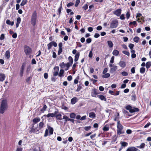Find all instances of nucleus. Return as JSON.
Masks as SVG:
<instances>
[{"label":"nucleus","instance_id":"21","mask_svg":"<svg viewBox=\"0 0 151 151\" xmlns=\"http://www.w3.org/2000/svg\"><path fill=\"white\" fill-rule=\"evenodd\" d=\"M6 23L7 24L10 25L12 26H13L14 24V22H11L9 19H7L6 21Z\"/></svg>","mask_w":151,"mask_h":151},{"label":"nucleus","instance_id":"7","mask_svg":"<svg viewBox=\"0 0 151 151\" xmlns=\"http://www.w3.org/2000/svg\"><path fill=\"white\" fill-rule=\"evenodd\" d=\"M57 113V112L55 111L54 113H49L47 115H45L42 117V118L44 119V117L45 116H47V118L50 117H53L56 116Z\"/></svg>","mask_w":151,"mask_h":151},{"label":"nucleus","instance_id":"45","mask_svg":"<svg viewBox=\"0 0 151 151\" xmlns=\"http://www.w3.org/2000/svg\"><path fill=\"white\" fill-rule=\"evenodd\" d=\"M109 129V127L106 126H105L103 128V130L104 131H108Z\"/></svg>","mask_w":151,"mask_h":151},{"label":"nucleus","instance_id":"64","mask_svg":"<svg viewBox=\"0 0 151 151\" xmlns=\"http://www.w3.org/2000/svg\"><path fill=\"white\" fill-rule=\"evenodd\" d=\"M137 24V22H136V21H134L133 22H130L129 24V25H131V24H133V25H135L136 24Z\"/></svg>","mask_w":151,"mask_h":151},{"label":"nucleus","instance_id":"53","mask_svg":"<svg viewBox=\"0 0 151 151\" xmlns=\"http://www.w3.org/2000/svg\"><path fill=\"white\" fill-rule=\"evenodd\" d=\"M114 56H112L110 60V63H114Z\"/></svg>","mask_w":151,"mask_h":151},{"label":"nucleus","instance_id":"42","mask_svg":"<svg viewBox=\"0 0 151 151\" xmlns=\"http://www.w3.org/2000/svg\"><path fill=\"white\" fill-rule=\"evenodd\" d=\"M130 16V12L129 11H128L127 12L126 14V17L127 19H128L129 18Z\"/></svg>","mask_w":151,"mask_h":151},{"label":"nucleus","instance_id":"9","mask_svg":"<svg viewBox=\"0 0 151 151\" xmlns=\"http://www.w3.org/2000/svg\"><path fill=\"white\" fill-rule=\"evenodd\" d=\"M122 12V10L120 9H117L114 12V14L116 15L117 16H119Z\"/></svg>","mask_w":151,"mask_h":151},{"label":"nucleus","instance_id":"24","mask_svg":"<svg viewBox=\"0 0 151 151\" xmlns=\"http://www.w3.org/2000/svg\"><path fill=\"white\" fill-rule=\"evenodd\" d=\"M48 129L49 130V132L50 135H52L53 133V129L52 128L49 126L48 127Z\"/></svg>","mask_w":151,"mask_h":151},{"label":"nucleus","instance_id":"41","mask_svg":"<svg viewBox=\"0 0 151 151\" xmlns=\"http://www.w3.org/2000/svg\"><path fill=\"white\" fill-rule=\"evenodd\" d=\"M63 119H65V122H67V121H69L70 120L69 119H69L68 118V117L66 116H63Z\"/></svg>","mask_w":151,"mask_h":151},{"label":"nucleus","instance_id":"40","mask_svg":"<svg viewBox=\"0 0 151 151\" xmlns=\"http://www.w3.org/2000/svg\"><path fill=\"white\" fill-rule=\"evenodd\" d=\"M97 94V93L96 92V90L94 89L91 93L92 96H93L95 97Z\"/></svg>","mask_w":151,"mask_h":151},{"label":"nucleus","instance_id":"63","mask_svg":"<svg viewBox=\"0 0 151 151\" xmlns=\"http://www.w3.org/2000/svg\"><path fill=\"white\" fill-rule=\"evenodd\" d=\"M51 42L52 45H53L54 47H56L57 46V44L56 42L54 41H52Z\"/></svg>","mask_w":151,"mask_h":151},{"label":"nucleus","instance_id":"2","mask_svg":"<svg viewBox=\"0 0 151 151\" xmlns=\"http://www.w3.org/2000/svg\"><path fill=\"white\" fill-rule=\"evenodd\" d=\"M7 104L6 101L5 100H3L2 101L1 105L0 110V113H4V111L7 109Z\"/></svg>","mask_w":151,"mask_h":151},{"label":"nucleus","instance_id":"28","mask_svg":"<svg viewBox=\"0 0 151 151\" xmlns=\"http://www.w3.org/2000/svg\"><path fill=\"white\" fill-rule=\"evenodd\" d=\"M145 145L144 143H142L140 146H137V147L140 149H142L145 147Z\"/></svg>","mask_w":151,"mask_h":151},{"label":"nucleus","instance_id":"34","mask_svg":"<svg viewBox=\"0 0 151 151\" xmlns=\"http://www.w3.org/2000/svg\"><path fill=\"white\" fill-rule=\"evenodd\" d=\"M145 70V69L144 67H142L140 69V72L141 73H144Z\"/></svg>","mask_w":151,"mask_h":151},{"label":"nucleus","instance_id":"31","mask_svg":"<svg viewBox=\"0 0 151 151\" xmlns=\"http://www.w3.org/2000/svg\"><path fill=\"white\" fill-rule=\"evenodd\" d=\"M71 66V65H70L69 63H68L65 64V70H68L69 68V67Z\"/></svg>","mask_w":151,"mask_h":151},{"label":"nucleus","instance_id":"43","mask_svg":"<svg viewBox=\"0 0 151 151\" xmlns=\"http://www.w3.org/2000/svg\"><path fill=\"white\" fill-rule=\"evenodd\" d=\"M47 46L48 50L50 49L52 46L51 42L48 44L47 45Z\"/></svg>","mask_w":151,"mask_h":151},{"label":"nucleus","instance_id":"50","mask_svg":"<svg viewBox=\"0 0 151 151\" xmlns=\"http://www.w3.org/2000/svg\"><path fill=\"white\" fill-rule=\"evenodd\" d=\"M74 4V3L73 2H70L67 4V6L68 7H69L70 6H73Z\"/></svg>","mask_w":151,"mask_h":151},{"label":"nucleus","instance_id":"49","mask_svg":"<svg viewBox=\"0 0 151 151\" xmlns=\"http://www.w3.org/2000/svg\"><path fill=\"white\" fill-rule=\"evenodd\" d=\"M80 0H76V4H75V6L77 7L78 6L79 4L80 3Z\"/></svg>","mask_w":151,"mask_h":151},{"label":"nucleus","instance_id":"56","mask_svg":"<svg viewBox=\"0 0 151 151\" xmlns=\"http://www.w3.org/2000/svg\"><path fill=\"white\" fill-rule=\"evenodd\" d=\"M5 37H4V35L2 34H1V36L0 37V40H2L4 39Z\"/></svg>","mask_w":151,"mask_h":151},{"label":"nucleus","instance_id":"32","mask_svg":"<svg viewBox=\"0 0 151 151\" xmlns=\"http://www.w3.org/2000/svg\"><path fill=\"white\" fill-rule=\"evenodd\" d=\"M61 114H58L56 116V117L57 119L59 120H61L62 118H61Z\"/></svg>","mask_w":151,"mask_h":151},{"label":"nucleus","instance_id":"1","mask_svg":"<svg viewBox=\"0 0 151 151\" xmlns=\"http://www.w3.org/2000/svg\"><path fill=\"white\" fill-rule=\"evenodd\" d=\"M117 134L118 135L124 133L125 131L124 130V127L121 124L119 120H118L117 122Z\"/></svg>","mask_w":151,"mask_h":151},{"label":"nucleus","instance_id":"27","mask_svg":"<svg viewBox=\"0 0 151 151\" xmlns=\"http://www.w3.org/2000/svg\"><path fill=\"white\" fill-rule=\"evenodd\" d=\"M102 76V77L103 78H107L110 77V74L109 73H106Z\"/></svg>","mask_w":151,"mask_h":151},{"label":"nucleus","instance_id":"22","mask_svg":"<svg viewBox=\"0 0 151 151\" xmlns=\"http://www.w3.org/2000/svg\"><path fill=\"white\" fill-rule=\"evenodd\" d=\"M112 54L113 55L115 56H117L119 54V52L117 50H114L112 52Z\"/></svg>","mask_w":151,"mask_h":151},{"label":"nucleus","instance_id":"36","mask_svg":"<svg viewBox=\"0 0 151 151\" xmlns=\"http://www.w3.org/2000/svg\"><path fill=\"white\" fill-rule=\"evenodd\" d=\"M62 2H61L60 7L59 8V9H58V12L59 14V15H60V14L61 13V12L62 10Z\"/></svg>","mask_w":151,"mask_h":151},{"label":"nucleus","instance_id":"5","mask_svg":"<svg viewBox=\"0 0 151 151\" xmlns=\"http://www.w3.org/2000/svg\"><path fill=\"white\" fill-rule=\"evenodd\" d=\"M125 108L126 109L129 110L130 113H132L133 112H137L139 111V109L137 108H133L130 105H127L126 107Z\"/></svg>","mask_w":151,"mask_h":151},{"label":"nucleus","instance_id":"3","mask_svg":"<svg viewBox=\"0 0 151 151\" xmlns=\"http://www.w3.org/2000/svg\"><path fill=\"white\" fill-rule=\"evenodd\" d=\"M37 18V14L36 11H35L32 13L31 19V24L34 26L36 24Z\"/></svg>","mask_w":151,"mask_h":151},{"label":"nucleus","instance_id":"12","mask_svg":"<svg viewBox=\"0 0 151 151\" xmlns=\"http://www.w3.org/2000/svg\"><path fill=\"white\" fill-rule=\"evenodd\" d=\"M78 99L76 97H74L72 98L71 100V102L72 104H74L78 101Z\"/></svg>","mask_w":151,"mask_h":151},{"label":"nucleus","instance_id":"13","mask_svg":"<svg viewBox=\"0 0 151 151\" xmlns=\"http://www.w3.org/2000/svg\"><path fill=\"white\" fill-rule=\"evenodd\" d=\"M5 76L3 73H0V81L2 82L5 80Z\"/></svg>","mask_w":151,"mask_h":151},{"label":"nucleus","instance_id":"35","mask_svg":"<svg viewBox=\"0 0 151 151\" xmlns=\"http://www.w3.org/2000/svg\"><path fill=\"white\" fill-rule=\"evenodd\" d=\"M27 0H22L21 3L20 4V5L21 6H24L27 3Z\"/></svg>","mask_w":151,"mask_h":151},{"label":"nucleus","instance_id":"10","mask_svg":"<svg viewBox=\"0 0 151 151\" xmlns=\"http://www.w3.org/2000/svg\"><path fill=\"white\" fill-rule=\"evenodd\" d=\"M63 44L61 42H60L58 45L59 49L58 52V55H59L62 52V46Z\"/></svg>","mask_w":151,"mask_h":151},{"label":"nucleus","instance_id":"46","mask_svg":"<svg viewBox=\"0 0 151 151\" xmlns=\"http://www.w3.org/2000/svg\"><path fill=\"white\" fill-rule=\"evenodd\" d=\"M122 75L123 76H126L128 75V73L127 72L125 71H123L121 73Z\"/></svg>","mask_w":151,"mask_h":151},{"label":"nucleus","instance_id":"54","mask_svg":"<svg viewBox=\"0 0 151 151\" xmlns=\"http://www.w3.org/2000/svg\"><path fill=\"white\" fill-rule=\"evenodd\" d=\"M126 132L128 134H130L132 133V132L131 129H128L126 130Z\"/></svg>","mask_w":151,"mask_h":151},{"label":"nucleus","instance_id":"62","mask_svg":"<svg viewBox=\"0 0 151 151\" xmlns=\"http://www.w3.org/2000/svg\"><path fill=\"white\" fill-rule=\"evenodd\" d=\"M88 8V5L87 4H85L83 7V8L85 10H86Z\"/></svg>","mask_w":151,"mask_h":151},{"label":"nucleus","instance_id":"37","mask_svg":"<svg viewBox=\"0 0 151 151\" xmlns=\"http://www.w3.org/2000/svg\"><path fill=\"white\" fill-rule=\"evenodd\" d=\"M64 73V70L63 69H61L59 74V76L60 77L63 76V74Z\"/></svg>","mask_w":151,"mask_h":151},{"label":"nucleus","instance_id":"17","mask_svg":"<svg viewBox=\"0 0 151 151\" xmlns=\"http://www.w3.org/2000/svg\"><path fill=\"white\" fill-rule=\"evenodd\" d=\"M40 121V118L38 117H37L33 119V123H37L38 122H39Z\"/></svg>","mask_w":151,"mask_h":151},{"label":"nucleus","instance_id":"57","mask_svg":"<svg viewBox=\"0 0 151 151\" xmlns=\"http://www.w3.org/2000/svg\"><path fill=\"white\" fill-rule=\"evenodd\" d=\"M108 69L107 68H104L103 71L102 73L103 74H105V73H106L108 71Z\"/></svg>","mask_w":151,"mask_h":151},{"label":"nucleus","instance_id":"15","mask_svg":"<svg viewBox=\"0 0 151 151\" xmlns=\"http://www.w3.org/2000/svg\"><path fill=\"white\" fill-rule=\"evenodd\" d=\"M97 96L102 101H106V99L103 95H98Z\"/></svg>","mask_w":151,"mask_h":151},{"label":"nucleus","instance_id":"55","mask_svg":"<svg viewBox=\"0 0 151 151\" xmlns=\"http://www.w3.org/2000/svg\"><path fill=\"white\" fill-rule=\"evenodd\" d=\"M65 64L64 62H62V63H60V66L62 68H65Z\"/></svg>","mask_w":151,"mask_h":151},{"label":"nucleus","instance_id":"39","mask_svg":"<svg viewBox=\"0 0 151 151\" xmlns=\"http://www.w3.org/2000/svg\"><path fill=\"white\" fill-rule=\"evenodd\" d=\"M120 143L122 146L124 147L127 146L128 145V143L127 142H121Z\"/></svg>","mask_w":151,"mask_h":151},{"label":"nucleus","instance_id":"61","mask_svg":"<svg viewBox=\"0 0 151 151\" xmlns=\"http://www.w3.org/2000/svg\"><path fill=\"white\" fill-rule=\"evenodd\" d=\"M91 41L92 40L91 38H88L86 40V42L87 43H91Z\"/></svg>","mask_w":151,"mask_h":151},{"label":"nucleus","instance_id":"23","mask_svg":"<svg viewBox=\"0 0 151 151\" xmlns=\"http://www.w3.org/2000/svg\"><path fill=\"white\" fill-rule=\"evenodd\" d=\"M79 55V52H78L76 54L74 59V61L75 62H76L78 60Z\"/></svg>","mask_w":151,"mask_h":151},{"label":"nucleus","instance_id":"58","mask_svg":"<svg viewBox=\"0 0 151 151\" xmlns=\"http://www.w3.org/2000/svg\"><path fill=\"white\" fill-rule=\"evenodd\" d=\"M120 19L122 20H124L125 19V17L124 15V14H122L120 16Z\"/></svg>","mask_w":151,"mask_h":151},{"label":"nucleus","instance_id":"60","mask_svg":"<svg viewBox=\"0 0 151 151\" xmlns=\"http://www.w3.org/2000/svg\"><path fill=\"white\" fill-rule=\"evenodd\" d=\"M31 63L32 64H36V62L35 59L33 58L32 59Z\"/></svg>","mask_w":151,"mask_h":151},{"label":"nucleus","instance_id":"6","mask_svg":"<svg viewBox=\"0 0 151 151\" xmlns=\"http://www.w3.org/2000/svg\"><path fill=\"white\" fill-rule=\"evenodd\" d=\"M118 24V21L115 19L114 20L111 22L110 25V27L112 28H115L117 27Z\"/></svg>","mask_w":151,"mask_h":151},{"label":"nucleus","instance_id":"18","mask_svg":"<svg viewBox=\"0 0 151 151\" xmlns=\"http://www.w3.org/2000/svg\"><path fill=\"white\" fill-rule=\"evenodd\" d=\"M119 65L122 68H124L126 66V63L123 61H120L119 63Z\"/></svg>","mask_w":151,"mask_h":151},{"label":"nucleus","instance_id":"52","mask_svg":"<svg viewBox=\"0 0 151 151\" xmlns=\"http://www.w3.org/2000/svg\"><path fill=\"white\" fill-rule=\"evenodd\" d=\"M91 128V127L90 126H88V127H84V129L86 131L89 130V129H90Z\"/></svg>","mask_w":151,"mask_h":151},{"label":"nucleus","instance_id":"33","mask_svg":"<svg viewBox=\"0 0 151 151\" xmlns=\"http://www.w3.org/2000/svg\"><path fill=\"white\" fill-rule=\"evenodd\" d=\"M151 66V62L149 61L147 62L146 64V67L147 69L150 68Z\"/></svg>","mask_w":151,"mask_h":151},{"label":"nucleus","instance_id":"16","mask_svg":"<svg viewBox=\"0 0 151 151\" xmlns=\"http://www.w3.org/2000/svg\"><path fill=\"white\" fill-rule=\"evenodd\" d=\"M5 55L6 58L7 59H9L10 57V52L9 51H6L5 52Z\"/></svg>","mask_w":151,"mask_h":151},{"label":"nucleus","instance_id":"51","mask_svg":"<svg viewBox=\"0 0 151 151\" xmlns=\"http://www.w3.org/2000/svg\"><path fill=\"white\" fill-rule=\"evenodd\" d=\"M134 44L130 43L129 45V47L131 50H132L134 47Z\"/></svg>","mask_w":151,"mask_h":151},{"label":"nucleus","instance_id":"48","mask_svg":"<svg viewBox=\"0 0 151 151\" xmlns=\"http://www.w3.org/2000/svg\"><path fill=\"white\" fill-rule=\"evenodd\" d=\"M82 86L81 85H79L77 89H76V91L77 92H79L80 90L82 88Z\"/></svg>","mask_w":151,"mask_h":151},{"label":"nucleus","instance_id":"29","mask_svg":"<svg viewBox=\"0 0 151 151\" xmlns=\"http://www.w3.org/2000/svg\"><path fill=\"white\" fill-rule=\"evenodd\" d=\"M107 43L109 47L111 48L113 47V44L111 41L109 40L108 41Z\"/></svg>","mask_w":151,"mask_h":151},{"label":"nucleus","instance_id":"26","mask_svg":"<svg viewBox=\"0 0 151 151\" xmlns=\"http://www.w3.org/2000/svg\"><path fill=\"white\" fill-rule=\"evenodd\" d=\"M130 151H137L138 149L134 147H128Z\"/></svg>","mask_w":151,"mask_h":151},{"label":"nucleus","instance_id":"44","mask_svg":"<svg viewBox=\"0 0 151 151\" xmlns=\"http://www.w3.org/2000/svg\"><path fill=\"white\" fill-rule=\"evenodd\" d=\"M76 114L74 113H72L70 114V117L71 118H75L76 117Z\"/></svg>","mask_w":151,"mask_h":151},{"label":"nucleus","instance_id":"25","mask_svg":"<svg viewBox=\"0 0 151 151\" xmlns=\"http://www.w3.org/2000/svg\"><path fill=\"white\" fill-rule=\"evenodd\" d=\"M68 59L69 62L68 63H69L70 65H72L73 62V60L72 57L71 56H69L68 57Z\"/></svg>","mask_w":151,"mask_h":151},{"label":"nucleus","instance_id":"11","mask_svg":"<svg viewBox=\"0 0 151 151\" xmlns=\"http://www.w3.org/2000/svg\"><path fill=\"white\" fill-rule=\"evenodd\" d=\"M117 69V67L116 65L110 68V72L111 73H113Z\"/></svg>","mask_w":151,"mask_h":151},{"label":"nucleus","instance_id":"59","mask_svg":"<svg viewBox=\"0 0 151 151\" xmlns=\"http://www.w3.org/2000/svg\"><path fill=\"white\" fill-rule=\"evenodd\" d=\"M48 130L47 129H46L45 132V133L44 134V137H46L47 136H48Z\"/></svg>","mask_w":151,"mask_h":151},{"label":"nucleus","instance_id":"38","mask_svg":"<svg viewBox=\"0 0 151 151\" xmlns=\"http://www.w3.org/2000/svg\"><path fill=\"white\" fill-rule=\"evenodd\" d=\"M139 40V38L138 37H135L133 39L134 41L136 43H138Z\"/></svg>","mask_w":151,"mask_h":151},{"label":"nucleus","instance_id":"30","mask_svg":"<svg viewBox=\"0 0 151 151\" xmlns=\"http://www.w3.org/2000/svg\"><path fill=\"white\" fill-rule=\"evenodd\" d=\"M44 124L43 122H41L39 124L38 128L40 129H42L43 127Z\"/></svg>","mask_w":151,"mask_h":151},{"label":"nucleus","instance_id":"8","mask_svg":"<svg viewBox=\"0 0 151 151\" xmlns=\"http://www.w3.org/2000/svg\"><path fill=\"white\" fill-rule=\"evenodd\" d=\"M55 71L53 72V76H57L58 74L59 67L58 66L55 67L54 68Z\"/></svg>","mask_w":151,"mask_h":151},{"label":"nucleus","instance_id":"47","mask_svg":"<svg viewBox=\"0 0 151 151\" xmlns=\"http://www.w3.org/2000/svg\"><path fill=\"white\" fill-rule=\"evenodd\" d=\"M122 52L125 55H127V56H129L130 54L129 52L126 51H123Z\"/></svg>","mask_w":151,"mask_h":151},{"label":"nucleus","instance_id":"4","mask_svg":"<svg viewBox=\"0 0 151 151\" xmlns=\"http://www.w3.org/2000/svg\"><path fill=\"white\" fill-rule=\"evenodd\" d=\"M24 51L27 56H29V57L31 58V54L32 53V50L31 48L27 46H25L24 48Z\"/></svg>","mask_w":151,"mask_h":151},{"label":"nucleus","instance_id":"14","mask_svg":"<svg viewBox=\"0 0 151 151\" xmlns=\"http://www.w3.org/2000/svg\"><path fill=\"white\" fill-rule=\"evenodd\" d=\"M131 97V100H132L134 101L136 100V94L135 92L133 91L132 93Z\"/></svg>","mask_w":151,"mask_h":151},{"label":"nucleus","instance_id":"20","mask_svg":"<svg viewBox=\"0 0 151 151\" xmlns=\"http://www.w3.org/2000/svg\"><path fill=\"white\" fill-rule=\"evenodd\" d=\"M89 116L91 118H94L96 116V114L93 112H91L89 113Z\"/></svg>","mask_w":151,"mask_h":151},{"label":"nucleus","instance_id":"19","mask_svg":"<svg viewBox=\"0 0 151 151\" xmlns=\"http://www.w3.org/2000/svg\"><path fill=\"white\" fill-rule=\"evenodd\" d=\"M21 18L20 17H18L17 19V23L16 24V27L17 28L18 27L19 25L21 22Z\"/></svg>","mask_w":151,"mask_h":151}]
</instances>
